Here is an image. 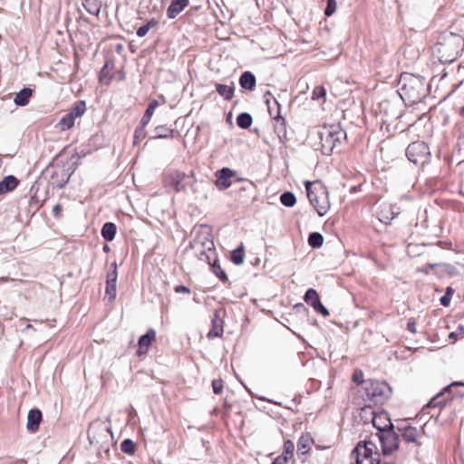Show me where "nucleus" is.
Returning a JSON list of instances; mask_svg holds the SVG:
<instances>
[{
    "label": "nucleus",
    "mask_w": 464,
    "mask_h": 464,
    "mask_svg": "<svg viewBox=\"0 0 464 464\" xmlns=\"http://www.w3.org/2000/svg\"><path fill=\"white\" fill-rule=\"evenodd\" d=\"M158 23L159 22L157 19H155V18L150 19L145 24H143L142 26L138 28L137 33H136L137 35L140 38L144 37L151 28L155 27L158 24Z\"/></svg>",
    "instance_id": "nucleus-30"
},
{
    "label": "nucleus",
    "mask_w": 464,
    "mask_h": 464,
    "mask_svg": "<svg viewBox=\"0 0 464 464\" xmlns=\"http://www.w3.org/2000/svg\"><path fill=\"white\" fill-rule=\"evenodd\" d=\"M458 336V332H452L450 334L449 338L452 340H456Z\"/></svg>",
    "instance_id": "nucleus-53"
},
{
    "label": "nucleus",
    "mask_w": 464,
    "mask_h": 464,
    "mask_svg": "<svg viewBox=\"0 0 464 464\" xmlns=\"http://www.w3.org/2000/svg\"><path fill=\"white\" fill-rule=\"evenodd\" d=\"M212 271L221 281L227 282L228 280L226 272L223 270L218 260H215L212 264Z\"/></svg>",
    "instance_id": "nucleus-33"
},
{
    "label": "nucleus",
    "mask_w": 464,
    "mask_h": 464,
    "mask_svg": "<svg viewBox=\"0 0 464 464\" xmlns=\"http://www.w3.org/2000/svg\"><path fill=\"white\" fill-rule=\"evenodd\" d=\"M116 285L117 284L106 282V295L110 300H113L116 296Z\"/></svg>",
    "instance_id": "nucleus-38"
},
{
    "label": "nucleus",
    "mask_w": 464,
    "mask_h": 464,
    "mask_svg": "<svg viewBox=\"0 0 464 464\" xmlns=\"http://www.w3.org/2000/svg\"><path fill=\"white\" fill-rule=\"evenodd\" d=\"M32 95L33 90L31 88L24 87L15 94L14 102L17 106H26L29 103Z\"/></svg>",
    "instance_id": "nucleus-19"
},
{
    "label": "nucleus",
    "mask_w": 464,
    "mask_h": 464,
    "mask_svg": "<svg viewBox=\"0 0 464 464\" xmlns=\"http://www.w3.org/2000/svg\"><path fill=\"white\" fill-rule=\"evenodd\" d=\"M193 177V171L190 174H186L179 170H174L168 174L166 183L177 192L186 191L187 186L192 187V184L188 182L187 179Z\"/></svg>",
    "instance_id": "nucleus-6"
},
{
    "label": "nucleus",
    "mask_w": 464,
    "mask_h": 464,
    "mask_svg": "<svg viewBox=\"0 0 464 464\" xmlns=\"http://www.w3.org/2000/svg\"><path fill=\"white\" fill-rule=\"evenodd\" d=\"M325 96H326V91H325L324 87H323V86H316L312 92L313 100L323 99L324 102Z\"/></svg>",
    "instance_id": "nucleus-36"
},
{
    "label": "nucleus",
    "mask_w": 464,
    "mask_h": 464,
    "mask_svg": "<svg viewBox=\"0 0 464 464\" xmlns=\"http://www.w3.org/2000/svg\"><path fill=\"white\" fill-rule=\"evenodd\" d=\"M287 461H288L287 456L280 455L274 459L272 464H286Z\"/></svg>",
    "instance_id": "nucleus-46"
},
{
    "label": "nucleus",
    "mask_w": 464,
    "mask_h": 464,
    "mask_svg": "<svg viewBox=\"0 0 464 464\" xmlns=\"http://www.w3.org/2000/svg\"><path fill=\"white\" fill-rule=\"evenodd\" d=\"M378 437L384 455H390L398 449L399 435L393 430V429L384 430L383 433H378Z\"/></svg>",
    "instance_id": "nucleus-7"
},
{
    "label": "nucleus",
    "mask_w": 464,
    "mask_h": 464,
    "mask_svg": "<svg viewBox=\"0 0 464 464\" xmlns=\"http://www.w3.org/2000/svg\"><path fill=\"white\" fill-rule=\"evenodd\" d=\"M336 1L335 0H327V6L324 10V14L326 16H331L336 10Z\"/></svg>",
    "instance_id": "nucleus-41"
},
{
    "label": "nucleus",
    "mask_w": 464,
    "mask_h": 464,
    "mask_svg": "<svg viewBox=\"0 0 464 464\" xmlns=\"http://www.w3.org/2000/svg\"><path fill=\"white\" fill-rule=\"evenodd\" d=\"M188 5L189 0H172L167 9L168 17L176 18Z\"/></svg>",
    "instance_id": "nucleus-17"
},
{
    "label": "nucleus",
    "mask_w": 464,
    "mask_h": 464,
    "mask_svg": "<svg viewBox=\"0 0 464 464\" xmlns=\"http://www.w3.org/2000/svg\"><path fill=\"white\" fill-rule=\"evenodd\" d=\"M86 111V103L84 101H79L77 102L73 107L71 109L69 114H72V116L76 119L84 114Z\"/></svg>",
    "instance_id": "nucleus-28"
},
{
    "label": "nucleus",
    "mask_w": 464,
    "mask_h": 464,
    "mask_svg": "<svg viewBox=\"0 0 464 464\" xmlns=\"http://www.w3.org/2000/svg\"><path fill=\"white\" fill-rule=\"evenodd\" d=\"M310 442L311 438L309 435H302L297 442V452L301 454H305L309 449Z\"/></svg>",
    "instance_id": "nucleus-29"
},
{
    "label": "nucleus",
    "mask_w": 464,
    "mask_h": 464,
    "mask_svg": "<svg viewBox=\"0 0 464 464\" xmlns=\"http://www.w3.org/2000/svg\"><path fill=\"white\" fill-rule=\"evenodd\" d=\"M353 381L358 384L365 383L363 381V372L361 370H356L353 374Z\"/></svg>",
    "instance_id": "nucleus-44"
},
{
    "label": "nucleus",
    "mask_w": 464,
    "mask_h": 464,
    "mask_svg": "<svg viewBox=\"0 0 464 464\" xmlns=\"http://www.w3.org/2000/svg\"><path fill=\"white\" fill-rule=\"evenodd\" d=\"M321 150L330 155L346 139V133L339 125H324L318 131Z\"/></svg>",
    "instance_id": "nucleus-3"
},
{
    "label": "nucleus",
    "mask_w": 464,
    "mask_h": 464,
    "mask_svg": "<svg viewBox=\"0 0 464 464\" xmlns=\"http://www.w3.org/2000/svg\"><path fill=\"white\" fill-rule=\"evenodd\" d=\"M295 450V444L292 440H285L284 443V453L282 455L287 456L288 459L293 457Z\"/></svg>",
    "instance_id": "nucleus-37"
},
{
    "label": "nucleus",
    "mask_w": 464,
    "mask_h": 464,
    "mask_svg": "<svg viewBox=\"0 0 464 464\" xmlns=\"http://www.w3.org/2000/svg\"><path fill=\"white\" fill-rule=\"evenodd\" d=\"M407 329L412 334L416 333V323L413 318L409 319L407 323Z\"/></svg>",
    "instance_id": "nucleus-47"
},
{
    "label": "nucleus",
    "mask_w": 464,
    "mask_h": 464,
    "mask_svg": "<svg viewBox=\"0 0 464 464\" xmlns=\"http://www.w3.org/2000/svg\"><path fill=\"white\" fill-rule=\"evenodd\" d=\"M280 201L284 206L291 208L296 203V198L294 193L286 191L280 196Z\"/></svg>",
    "instance_id": "nucleus-31"
},
{
    "label": "nucleus",
    "mask_w": 464,
    "mask_h": 464,
    "mask_svg": "<svg viewBox=\"0 0 464 464\" xmlns=\"http://www.w3.org/2000/svg\"><path fill=\"white\" fill-rule=\"evenodd\" d=\"M121 450L124 453L133 454L135 451V444L131 440L126 439L121 442Z\"/></svg>",
    "instance_id": "nucleus-35"
},
{
    "label": "nucleus",
    "mask_w": 464,
    "mask_h": 464,
    "mask_svg": "<svg viewBox=\"0 0 464 464\" xmlns=\"http://www.w3.org/2000/svg\"><path fill=\"white\" fill-rule=\"evenodd\" d=\"M19 184V180L13 175H8L0 181V195L13 191Z\"/></svg>",
    "instance_id": "nucleus-18"
},
{
    "label": "nucleus",
    "mask_w": 464,
    "mask_h": 464,
    "mask_svg": "<svg viewBox=\"0 0 464 464\" xmlns=\"http://www.w3.org/2000/svg\"><path fill=\"white\" fill-rule=\"evenodd\" d=\"M310 204L320 217L324 216L330 208L329 194L320 180L304 183Z\"/></svg>",
    "instance_id": "nucleus-2"
},
{
    "label": "nucleus",
    "mask_w": 464,
    "mask_h": 464,
    "mask_svg": "<svg viewBox=\"0 0 464 464\" xmlns=\"http://www.w3.org/2000/svg\"><path fill=\"white\" fill-rule=\"evenodd\" d=\"M365 392L362 396L365 407L382 404L391 394V387L384 382L368 380L365 382Z\"/></svg>",
    "instance_id": "nucleus-4"
},
{
    "label": "nucleus",
    "mask_w": 464,
    "mask_h": 464,
    "mask_svg": "<svg viewBox=\"0 0 464 464\" xmlns=\"http://www.w3.org/2000/svg\"><path fill=\"white\" fill-rule=\"evenodd\" d=\"M236 172L229 168H223L216 172V186L218 189L228 188L232 182L231 178L234 177Z\"/></svg>",
    "instance_id": "nucleus-10"
},
{
    "label": "nucleus",
    "mask_w": 464,
    "mask_h": 464,
    "mask_svg": "<svg viewBox=\"0 0 464 464\" xmlns=\"http://www.w3.org/2000/svg\"><path fill=\"white\" fill-rule=\"evenodd\" d=\"M150 118H151L150 115L144 113V115L142 116L141 121H140V124H141L140 127H143L145 129V127L149 124Z\"/></svg>",
    "instance_id": "nucleus-49"
},
{
    "label": "nucleus",
    "mask_w": 464,
    "mask_h": 464,
    "mask_svg": "<svg viewBox=\"0 0 464 464\" xmlns=\"http://www.w3.org/2000/svg\"><path fill=\"white\" fill-rule=\"evenodd\" d=\"M212 327L210 331L208 334V337L209 339L215 338V337H220L223 334L224 332V323L222 318L219 315L218 311H215L213 318H212Z\"/></svg>",
    "instance_id": "nucleus-13"
},
{
    "label": "nucleus",
    "mask_w": 464,
    "mask_h": 464,
    "mask_svg": "<svg viewBox=\"0 0 464 464\" xmlns=\"http://www.w3.org/2000/svg\"><path fill=\"white\" fill-rule=\"evenodd\" d=\"M459 385H463V383L461 382H452L450 385L447 386L446 388H444V390L442 392H440V393H438L437 395H435L430 401V402L427 404L428 407H442L444 404H445V401L446 400L442 401L441 400V397L445 394V393H449V396L451 398L453 396V393H452V389L459 386Z\"/></svg>",
    "instance_id": "nucleus-11"
},
{
    "label": "nucleus",
    "mask_w": 464,
    "mask_h": 464,
    "mask_svg": "<svg viewBox=\"0 0 464 464\" xmlns=\"http://www.w3.org/2000/svg\"><path fill=\"white\" fill-rule=\"evenodd\" d=\"M174 130L165 125L157 126L154 130V136L151 139H168L173 137Z\"/></svg>",
    "instance_id": "nucleus-23"
},
{
    "label": "nucleus",
    "mask_w": 464,
    "mask_h": 464,
    "mask_svg": "<svg viewBox=\"0 0 464 464\" xmlns=\"http://www.w3.org/2000/svg\"><path fill=\"white\" fill-rule=\"evenodd\" d=\"M401 437L407 442H417L418 430L416 428L407 426L402 430Z\"/></svg>",
    "instance_id": "nucleus-24"
},
{
    "label": "nucleus",
    "mask_w": 464,
    "mask_h": 464,
    "mask_svg": "<svg viewBox=\"0 0 464 464\" xmlns=\"http://www.w3.org/2000/svg\"><path fill=\"white\" fill-rule=\"evenodd\" d=\"M372 425L379 430V433H383L384 430L393 429V425L386 413L374 415L372 418Z\"/></svg>",
    "instance_id": "nucleus-15"
},
{
    "label": "nucleus",
    "mask_w": 464,
    "mask_h": 464,
    "mask_svg": "<svg viewBox=\"0 0 464 464\" xmlns=\"http://www.w3.org/2000/svg\"><path fill=\"white\" fill-rule=\"evenodd\" d=\"M156 337V333L153 329H150L145 334L141 335L139 339L138 355L145 354L149 351V347Z\"/></svg>",
    "instance_id": "nucleus-14"
},
{
    "label": "nucleus",
    "mask_w": 464,
    "mask_h": 464,
    "mask_svg": "<svg viewBox=\"0 0 464 464\" xmlns=\"http://www.w3.org/2000/svg\"><path fill=\"white\" fill-rule=\"evenodd\" d=\"M253 121L252 116L247 112H242L237 117V124L242 129H247Z\"/></svg>",
    "instance_id": "nucleus-27"
},
{
    "label": "nucleus",
    "mask_w": 464,
    "mask_h": 464,
    "mask_svg": "<svg viewBox=\"0 0 464 464\" xmlns=\"http://www.w3.org/2000/svg\"><path fill=\"white\" fill-rule=\"evenodd\" d=\"M75 119L72 116V114H65L62 117L59 121V125L63 130H69L74 125Z\"/></svg>",
    "instance_id": "nucleus-34"
},
{
    "label": "nucleus",
    "mask_w": 464,
    "mask_h": 464,
    "mask_svg": "<svg viewBox=\"0 0 464 464\" xmlns=\"http://www.w3.org/2000/svg\"><path fill=\"white\" fill-rule=\"evenodd\" d=\"M451 295H452V289L450 287H449L445 293V295L443 296L440 297V304L447 307L450 305V300H451Z\"/></svg>",
    "instance_id": "nucleus-40"
},
{
    "label": "nucleus",
    "mask_w": 464,
    "mask_h": 464,
    "mask_svg": "<svg viewBox=\"0 0 464 464\" xmlns=\"http://www.w3.org/2000/svg\"><path fill=\"white\" fill-rule=\"evenodd\" d=\"M61 210H62V208H61V206H60V205H58V204H57V205H55V206L53 207V212L54 216H58V215H59V213L61 212Z\"/></svg>",
    "instance_id": "nucleus-51"
},
{
    "label": "nucleus",
    "mask_w": 464,
    "mask_h": 464,
    "mask_svg": "<svg viewBox=\"0 0 464 464\" xmlns=\"http://www.w3.org/2000/svg\"><path fill=\"white\" fill-rule=\"evenodd\" d=\"M116 234V225L111 222H107L102 226V236L106 241H112Z\"/></svg>",
    "instance_id": "nucleus-22"
},
{
    "label": "nucleus",
    "mask_w": 464,
    "mask_h": 464,
    "mask_svg": "<svg viewBox=\"0 0 464 464\" xmlns=\"http://www.w3.org/2000/svg\"><path fill=\"white\" fill-rule=\"evenodd\" d=\"M308 243L314 248L320 247L324 243V237L318 232H313L308 237Z\"/></svg>",
    "instance_id": "nucleus-32"
},
{
    "label": "nucleus",
    "mask_w": 464,
    "mask_h": 464,
    "mask_svg": "<svg viewBox=\"0 0 464 464\" xmlns=\"http://www.w3.org/2000/svg\"><path fill=\"white\" fill-rule=\"evenodd\" d=\"M111 267H112V270L107 274V281L106 282L117 284V277H118L117 264L112 263Z\"/></svg>",
    "instance_id": "nucleus-39"
},
{
    "label": "nucleus",
    "mask_w": 464,
    "mask_h": 464,
    "mask_svg": "<svg viewBox=\"0 0 464 464\" xmlns=\"http://www.w3.org/2000/svg\"><path fill=\"white\" fill-rule=\"evenodd\" d=\"M82 5L89 14L94 15L99 14L101 5L98 0H84Z\"/></svg>",
    "instance_id": "nucleus-26"
},
{
    "label": "nucleus",
    "mask_w": 464,
    "mask_h": 464,
    "mask_svg": "<svg viewBox=\"0 0 464 464\" xmlns=\"http://www.w3.org/2000/svg\"><path fill=\"white\" fill-rule=\"evenodd\" d=\"M159 106V102L156 100H153L150 102L147 110L145 111V113L148 115L152 116L155 109Z\"/></svg>",
    "instance_id": "nucleus-45"
},
{
    "label": "nucleus",
    "mask_w": 464,
    "mask_h": 464,
    "mask_svg": "<svg viewBox=\"0 0 464 464\" xmlns=\"http://www.w3.org/2000/svg\"><path fill=\"white\" fill-rule=\"evenodd\" d=\"M174 290H175L176 293H184V294H189L190 293L189 288L185 286V285H182L175 286Z\"/></svg>",
    "instance_id": "nucleus-48"
},
{
    "label": "nucleus",
    "mask_w": 464,
    "mask_h": 464,
    "mask_svg": "<svg viewBox=\"0 0 464 464\" xmlns=\"http://www.w3.org/2000/svg\"><path fill=\"white\" fill-rule=\"evenodd\" d=\"M266 104L267 106V111L271 117L275 119H282L280 117V104L277 100L271 94L270 92H266L264 95Z\"/></svg>",
    "instance_id": "nucleus-16"
},
{
    "label": "nucleus",
    "mask_w": 464,
    "mask_h": 464,
    "mask_svg": "<svg viewBox=\"0 0 464 464\" xmlns=\"http://www.w3.org/2000/svg\"><path fill=\"white\" fill-rule=\"evenodd\" d=\"M216 91L225 100L230 101L234 97L235 88L233 83L231 85L216 83Z\"/></svg>",
    "instance_id": "nucleus-21"
},
{
    "label": "nucleus",
    "mask_w": 464,
    "mask_h": 464,
    "mask_svg": "<svg viewBox=\"0 0 464 464\" xmlns=\"http://www.w3.org/2000/svg\"><path fill=\"white\" fill-rule=\"evenodd\" d=\"M244 260H245V250H244L243 244H241L239 246H237L235 250L232 251L231 261L235 265L239 266V265L243 264Z\"/></svg>",
    "instance_id": "nucleus-25"
},
{
    "label": "nucleus",
    "mask_w": 464,
    "mask_h": 464,
    "mask_svg": "<svg viewBox=\"0 0 464 464\" xmlns=\"http://www.w3.org/2000/svg\"><path fill=\"white\" fill-rule=\"evenodd\" d=\"M146 131L143 127H139L134 131V143L139 142V140L145 138Z\"/></svg>",
    "instance_id": "nucleus-43"
},
{
    "label": "nucleus",
    "mask_w": 464,
    "mask_h": 464,
    "mask_svg": "<svg viewBox=\"0 0 464 464\" xmlns=\"http://www.w3.org/2000/svg\"><path fill=\"white\" fill-rule=\"evenodd\" d=\"M205 258L209 262V256L205 251H201L199 259L204 260Z\"/></svg>",
    "instance_id": "nucleus-52"
},
{
    "label": "nucleus",
    "mask_w": 464,
    "mask_h": 464,
    "mask_svg": "<svg viewBox=\"0 0 464 464\" xmlns=\"http://www.w3.org/2000/svg\"><path fill=\"white\" fill-rule=\"evenodd\" d=\"M428 153L429 148L423 141L412 142L406 149L408 160L414 164H418L420 161L423 160Z\"/></svg>",
    "instance_id": "nucleus-8"
},
{
    "label": "nucleus",
    "mask_w": 464,
    "mask_h": 464,
    "mask_svg": "<svg viewBox=\"0 0 464 464\" xmlns=\"http://www.w3.org/2000/svg\"><path fill=\"white\" fill-rule=\"evenodd\" d=\"M376 446L372 441L359 442L352 451L351 457L354 459L352 464H379Z\"/></svg>",
    "instance_id": "nucleus-5"
},
{
    "label": "nucleus",
    "mask_w": 464,
    "mask_h": 464,
    "mask_svg": "<svg viewBox=\"0 0 464 464\" xmlns=\"http://www.w3.org/2000/svg\"><path fill=\"white\" fill-rule=\"evenodd\" d=\"M5 280H6V279H5V278H4V277H1V278H0V282H1V281H5Z\"/></svg>",
    "instance_id": "nucleus-55"
},
{
    "label": "nucleus",
    "mask_w": 464,
    "mask_h": 464,
    "mask_svg": "<svg viewBox=\"0 0 464 464\" xmlns=\"http://www.w3.org/2000/svg\"><path fill=\"white\" fill-rule=\"evenodd\" d=\"M461 266L464 267V262L463 263H459Z\"/></svg>",
    "instance_id": "nucleus-56"
},
{
    "label": "nucleus",
    "mask_w": 464,
    "mask_h": 464,
    "mask_svg": "<svg viewBox=\"0 0 464 464\" xmlns=\"http://www.w3.org/2000/svg\"><path fill=\"white\" fill-rule=\"evenodd\" d=\"M213 392L215 394H220L223 391V382L220 379H215L212 381Z\"/></svg>",
    "instance_id": "nucleus-42"
},
{
    "label": "nucleus",
    "mask_w": 464,
    "mask_h": 464,
    "mask_svg": "<svg viewBox=\"0 0 464 464\" xmlns=\"http://www.w3.org/2000/svg\"><path fill=\"white\" fill-rule=\"evenodd\" d=\"M256 77L250 72H245L239 78V83L243 89L252 91L256 86Z\"/></svg>",
    "instance_id": "nucleus-20"
},
{
    "label": "nucleus",
    "mask_w": 464,
    "mask_h": 464,
    "mask_svg": "<svg viewBox=\"0 0 464 464\" xmlns=\"http://www.w3.org/2000/svg\"><path fill=\"white\" fill-rule=\"evenodd\" d=\"M205 248L208 251V252H212L213 250V247H214V244L212 241H208L206 244H205Z\"/></svg>",
    "instance_id": "nucleus-50"
},
{
    "label": "nucleus",
    "mask_w": 464,
    "mask_h": 464,
    "mask_svg": "<svg viewBox=\"0 0 464 464\" xmlns=\"http://www.w3.org/2000/svg\"><path fill=\"white\" fill-rule=\"evenodd\" d=\"M304 300L305 301L306 304H310L317 313H320L324 316H327L329 314L328 310L321 303L318 294L314 289H308L304 294Z\"/></svg>",
    "instance_id": "nucleus-9"
},
{
    "label": "nucleus",
    "mask_w": 464,
    "mask_h": 464,
    "mask_svg": "<svg viewBox=\"0 0 464 464\" xmlns=\"http://www.w3.org/2000/svg\"><path fill=\"white\" fill-rule=\"evenodd\" d=\"M458 331H459V333H462V332L464 331L463 326H459V327L458 328Z\"/></svg>",
    "instance_id": "nucleus-54"
},
{
    "label": "nucleus",
    "mask_w": 464,
    "mask_h": 464,
    "mask_svg": "<svg viewBox=\"0 0 464 464\" xmlns=\"http://www.w3.org/2000/svg\"><path fill=\"white\" fill-rule=\"evenodd\" d=\"M399 83L401 98L411 104L420 102L428 93L425 79L421 76L402 73Z\"/></svg>",
    "instance_id": "nucleus-1"
},
{
    "label": "nucleus",
    "mask_w": 464,
    "mask_h": 464,
    "mask_svg": "<svg viewBox=\"0 0 464 464\" xmlns=\"http://www.w3.org/2000/svg\"><path fill=\"white\" fill-rule=\"evenodd\" d=\"M42 421V412L38 409H32L27 415L26 429L31 432H36Z\"/></svg>",
    "instance_id": "nucleus-12"
}]
</instances>
